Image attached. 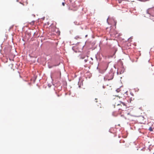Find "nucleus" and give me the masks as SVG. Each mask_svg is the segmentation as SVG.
<instances>
[{
    "label": "nucleus",
    "mask_w": 154,
    "mask_h": 154,
    "mask_svg": "<svg viewBox=\"0 0 154 154\" xmlns=\"http://www.w3.org/2000/svg\"><path fill=\"white\" fill-rule=\"evenodd\" d=\"M117 97H119V98H121V97H120L119 96H118V95H117Z\"/></svg>",
    "instance_id": "nucleus-11"
},
{
    "label": "nucleus",
    "mask_w": 154,
    "mask_h": 154,
    "mask_svg": "<svg viewBox=\"0 0 154 154\" xmlns=\"http://www.w3.org/2000/svg\"><path fill=\"white\" fill-rule=\"evenodd\" d=\"M110 33H111L112 34V32L111 31V30L110 31Z\"/></svg>",
    "instance_id": "nucleus-10"
},
{
    "label": "nucleus",
    "mask_w": 154,
    "mask_h": 154,
    "mask_svg": "<svg viewBox=\"0 0 154 154\" xmlns=\"http://www.w3.org/2000/svg\"><path fill=\"white\" fill-rule=\"evenodd\" d=\"M120 91V89H119V88H118V89H116V92H119V91Z\"/></svg>",
    "instance_id": "nucleus-6"
},
{
    "label": "nucleus",
    "mask_w": 154,
    "mask_h": 154,
    "mask_svg": "<svg viewBox=\"0 0 154 154\" xmlns=\"http://www.w3.org/2000/svg\"><path fill=\"white\" fill-rule=\"evenodd\" d=\"M96 102H97V100H96Z\"/></svg>",
    "instance_id": "nucleus-14"
},
{
    "label": "nucleus",
    "mask_w": 154,
    "mask_h": 154,
    "mask_svg": "<svg viewBox=\"0 0 154 154\" xmlns=\"http://www.w3.org/2000/svg\"><path fill=\"white\" fill-rule=\"evenodd\" d=\"M56 66H57V65H53V66H49V68H52L53 67Z\"/></svg>",
    "instance_id": "nucleus-2"
},
{
    "label": "nucleus",
    "mask_w": 154,
    "mask_h": 154,
    "mask_svg": "<svg viewBox=\"0 0 154 154\" xmlns=\"http://www.w3.org/2000/svg\"><path fill=\"white\" fill-rule=\"evenodd\" d=\"M76 38H79V37H78V36H76Z\"/></svg>",
    "instance_id": "nucleus-12"
},
{
    "label": "nucleus",
    "mask_w": 154,
    "mask_h": 154,
    "mask_svg": "<svg viewBox=\"0 0 154 154\" xmlns=\"http://www.w3.org/2000/svg\"><path fill=\"white\" fill-rule=\"evenodd\" d=\"M81 58L82 59H83L85 58V57L84 56H81Z\"/></svg>",
    "instance_id": "nucleus-8"
},
{
    "label": "nucleus",
    "mask_w": 154,
    "mask_h": 154,
    "mask_svg": "<svg viewBox=\"0 0 154 154\" xmlns=\"http://www.w3.org/2000/svg\"><path fill=\"white\" fill-rule=\"evenodd\" d=\"M101 105L100 104V106Z\"/></svg>",
    "instance_id": "nucleus-15"
},
{
    "label": "nucleus",
    "mask_w": 154,
    "mask_h": 154,
    "mask_svg": "<svg viewBox=\"0 0 154 154\" xmlns=\"http://www.w3.org/2000/svg\"><path fill=\"white\" fill-rule=\"evenodd\" d=\"M65 3H64V2H63V3H62V5H63V6H65Z\"/></svg>",
    "instance_id": "nucleus-9"
},
{
    "label": "nucleus",
    "mask_w": 154,
    "mask_h": 154,
    "mask_svg": "<svg viewBox=\"0 0 154 154\" xmlns=\"http://www.w3.org/2000/svg\"><path fill=\"white\" fill-rule=\"evenodd\" d=\"M120 103L122 104L124 106H126L125 104L123 102H122L121 101L120 102Z\"/></svg>",
    "instance_id": "nucleus-7"
},
{
    "label": "nucleus",
    "mask_w": 154,
    "mask_h": 154,
    "mask_svg": "<svg viewBox=\"0 0 154 154\" xmlns=\"http://www.w3.org/2000/svg\"><path fill=\"white\" fill-rule=\"evenodd\" d=\"M149 0H139L140 1L143 2H145Z\"/></svg>",
    "instance_id": "nucleus-5"
},
{
    "label": "nucleus",
    "mask_w": 154,
    "mask_h": 154,
    "mask_svg": "<svg viewBox=\"0 0 154 154\" xmlns=\"http://www.w3.org/2000/svg\"><path fill=\"white\" fill-rule=\"evenodd\" d=\"M87 35H86L85 36V37H87Z\"/></svg>",
    "instance_id": "nucleus-13"
},
{
    "label": "nucleus",
    "mask_w": 154,
    "mask_h": 154,
    "mask_svg": "<svg viewBox=\"0 0 154 154\" xmlns=\"http://www.w3.org/2000/svg\"><path fill=\"white\" fill-rule=\"evenodd\" d=\"M34 22H35V21H32L30 23V24L31 25H33L34 24Z\"/></svg>",
    "instance_id": "nucleus-3"
},
{
    "label": "nucleus",
    "mask_w": 154,
    "mask_h": 154,
    "mask_svg": "<svg viewBox=\"0 0 154 154\" xmlns=\"http://www.w3.org/2000/svg\"><path fill=\"white\" fill-rule=\"evenodd\" d=\"M113 78V76L110 74L109 73L107 76H106L104 77V79H106V80H108L112 79Z\"/></svg>",
    "instance_id": "nucleus-1"
},
{
    "label": "nucleus",
    "mask_w": 154,
    "mask_h": 154,
    "mask_svg": "<svg viewBox=\"0 0 154 154\" xmlns=\"http://www.w3.org/2000/svg\"><path fill=\"white\" fill-rule=\"evenodd\" d=\"M149 130L150 131H153V129H152V127H150L149 128Z\"/></svg>",
    "instance_id": "nucleus-4"
}]
</instances>
